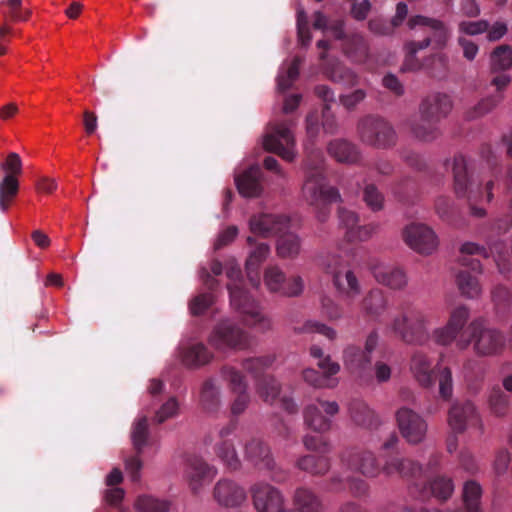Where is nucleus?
Wrapping results in <instances>:
<instances>
[{"label":"nucleus","mask_w":512,"mask_h":512,"mask_svg":"<svg viewBox=\"0 0 512 512\" xmlns=\"http://www.w3.org/2000/svg\"><path fill=\"white\" fill-rule=\"evenodd\" d=\"M488 406L493 415L503 417L509 411L510 397L499 386H494L488 395Z\"/></svg>","instance_id":"obj_40"},{"label":"nucleus","mask_w":512,"mask_h":512,"mask_svg":"<svg viewBox=\"0 0 512 512\" xmlns=\"http://www.w3.org/2000/svg\"><path fill=\"white\" fill-rule=\"evenodd\" d=\"M290 220L283 215L261 214L250 220V229L254 234L268 237L283 233L289 228Z\"/></svg>","instance_id":"obj_22"},{"label":"nucleus","mask_w":512,"mask_h":512,"mask_svg":"<svg viewBox=\"0 0 512 512\" xmlns=\"http://www.w3.org/2000/svg\"><path fill=\"white\" fill-rule=\"evenodd\" d=\"M405 58L401 67L403 72H416L426 69L431 76L442 78L446 75L448 69V57L445 54H433L421 61L417 53L422 48H418L416 41H408L404 45Z\"/></svg>","instance_id":"obj_7"},{"label":"nucleus","mask_w":512,"mask_h":512,"mask_svg":"<svg viewBox=\"0 0 512 512\" xmlns=\"http://www.w3.org/2000/svg\"><path fill=\"white\" fill-rule=\"evenodd\" d=\"M433 323V314L423 307L407 302L401 305L395 313L387 328L395 337L406 344L425 345L431 337L430 327Z\"/></svg>","instance_id":"obj_1"},{"label":"nucleus","mask_w":512,"mask_h":512,"mask_svg":"<svg viewBox=\"0 0 512 512\" xmlns=\"http://www.w3.org/2000/svg\"><path fill=\"white\" fill-rule=\"evenodd\" d=\"M322 72L328 80L344 88L356 87L360 82L359 75L337 59L327 60L323 65Z\"/></svg>","instance_id":"obj_21"},{"label":"nucleus","mask_w":512,"mask_h":512,"mask_svg":"<svg viewBox=\"0 0 512 512\" xmlns=\"http://www.w3.org/2000/svg\"><path fill=\"white\" fill-rule=\"evenodd\" d=\"M305 422L313 430L324 433L330 430L331 421L321 414V410L315 404L309 405L305 411Z\"/></svg>","instance_id":"obj_47"},{"label":"nucleus","mask_w":512,"mask_h":512,"mask_svg":"<svg viewBox=\"0 0 512 512\" xmlns=\"http://www.w3.org/2000/svg\"><path fill=\"white\" fill-rule=\"evenodd\" d=\"M367 93L364 89H355L351 93L341 94L339 96L340 104L348 111H352L358 104L364 101Z\"/></svg>","instance_id":"obj_60"},{"label":"nucleus","mask_w":512,"mask_h":512,"mask_svg":"<svg viewBox=\"0 0 512 512\" xmlns=\"http://www.w3.org/2000/svg\"><path fill=\"white\" fill-rule=\"evenodd\" d=\"M302 251V240L295 233L282 234L276 243V253L281 259H295Z\"/></svg>","instance_id":"obj_35"},{"label":"nucleus","mask_w":512,"mask_h":512,"mask_svg":"<svg viewBox=\"0 0 512 512\" xmlns=\"http://www.w3.org/2000/svg\"><path fill=\"white\" fill-rule=\"evenodd\" d=\"M321 264L331 275L333 286L338 295L345 300H354L361 294V284L355 272L344 265L343 260L335 254L322 257Z\"/></svg>","instance_id":"obj_4"},{"label":"nucleus","mask_w":512,"mask_h":512,"mask_svg":"<svg viewBox=\"0 0 512 512\" xmlns=\"http://www.w3.org/2000/svg\"><path fill=\"white\" fill-rule=\"evenodd\" d=\"M221 375L233 393L247 391V384L244 381V377L235 368L224 367L221 371Z\"/></svg>","instance_id":"obj_52"},{"label":"nucleus","mask_w":512,"mask_h":512,"mask_svg":"<svg viewBox=\"0 0 512 512\" xmlns=\"http://www.w3.org/2000/svg\"><path fill=\"white\" fill-rule=\"evenodd\" d=\"M482 496V488L476 481H467L463 487V500L467 512H482L480 508V500Z\"/></svg>","instance_id":"obj_45"},{"label":"nucleus","mask_w":512,"mask_h":512,"mask_svg":"<svg viewBox=\"0 0 512 512\" xmlns=\"http://www.w3.org/2000/svg\"><path fill=\"white\" fill-rule=\"evenodd\" d=\"M448 425L454 434L464 433L468 429L483 434L484 425L475 407L470 401L455 403L448 412Z\"/></svg>","instance_id":"obj_11"},{"label":"nucleus","mask_w":512,"mask_h":512,"mask_svg":"<svg viewBox=\"0 0 512 512\" xmlns=\"http://www.w3.org/2000/svg\"><path fill=\"white\" fill-rule=\"evenodd\" d=\"M492 299L497 308L505 309L512 303V292L504 286H497L492 291Z\"/></svg>","instance_id":"obj_64"},{"label":"nucleus","mask_w":512,"mask_h":512,"mask_svg":"<svg viewBox=\"0 0 512 512\" xmlns=\"http://www.w3.org/2000/svg\"><path fill=\"white\" fill-rule=\"evenodd\" d=\"M148 438V420L145 416L140 417L137 419L132 426L131 430V440L132 444L137 451L138 454H140L146 445Z\"/></svg>","instance_id":"obj_50"},{"label":"nucleus","mask_w":512,"mask_h":512,"mask_svg":"<svg viewBox=\"0 0 512 512\" xmlns=\"http://www.w3.org/2000/svg\"><path fill=\"white\" fill-rule=\"evenodd\" d=\"M264 283L270 292L288 297L300 295L304 288L301 277L294 276L287 280L284 272L277 266H271L265 270Z\"/></svg>","instance_id":"obj_15"},{"label":"nucleus","mask_w":512,"mask_h":512,"mask_svg":"<svg viewBox=\"0 0 512 512\" xmlns=\"http://www.w3.org/2000/svg\"><path fill=\"white\" fill-rule=\"evenodd\" d=\"M292 125L293 122L290 120L269 124L263 141L266 151L275 153L288 162L295 158V139L290 128Z\"/></svg>","instance_id":"obj_8"},{"label":"nucleus","mask_w":512,"mask_h":512,"mask_svg":"<svg viewBox=\"0 0 512 512\" xmlns=\"http://www.w3.org/2000/svg\"><path fill=\"white\" fill-rule=\"evenodd\" d=\"M213 498L217 504L224 508L240 507L247 499L245 488L237 481L222 478L213 488Z\"/></svg>","instance_id":"obj_16"},{"label":"nucleus","mask_w":512,"mask_h":512,"mask_svg":"<svg viewBox=\"0 0 512 512\" xmlns=\"http://www.w3.org/2000/svg\"><path fill=\"white\" fill-rule=\"evenodd\" d=\"M469 337H460L456 343L459 350H465L473 344L478 356H494L505 346V338L498 330L486 326L482 320L475 319L468 325Z\"/></svg>","instance_id":"obj_3"},{"label":"nucleus","mask_w":512,"mask_h":512,"mask_svg":"<svg viewBox=\"0 0 512 512\" xmlns=\"http://www.w3.org/2000/svg\"><path fill=\"white\" fill-rule=\"evenodd\" d=\"M396 420L400 433L407 442L418 444L425 439L428 424L419 413L402 407L396 412Z\"/></svg>","instance_id":"obj_13"},{"label":"nucleus","mask_w":512,"mask_h":512,"mask_svg":"<svg viewBox=\"0 0 512 512\" xmlns=\"http://www.w3.org/2000/svg\"><path fill=\"white\" fill-rule=\"evenodd\" d=\"M341 459L351 470L366 477H375L380 472L377 459L370 451L350 449L343 453Z\"/></svg>","instance_id":"obj_18"},{"label":"nucleus","mask_w":512,"mask_h":512,"mask_svg":"<svg viewBox=\"0 0 512 512\" xmlns=\"http://www.w3.org/2000/svg\"><path fill=\"white\" fill-rule=\"evenodd\" d=\"M253 504L258 512H283L280 492L269 484H256L252 488Z\"/></svg>","instance_id":"obj_19"},{"label":"nucleus","mask_w":512,"mask_h":512,"mask_svg":"<svg viewBox=\"0 0 512 512\" xmlns=\"http://www.w3.org/2000/svg\"><path fill=\"white\" fill-rule=\"evenodd\" d=\"M246 457L260 468L272 469L274 461L268 447L259 440L250 441L245 447Z\"/></svg>","instance_id":"obj_36"},{"label":"nucleus","mask_w":512,"mask_h":512,"mask_svg":"<svg viewBox=\"0 0 512 512\" xmlns=\"http://www.w3.org/2000/svg\"><path fill=\"white\" fill-rule=\"evenodd\" d=\"M343 51L351 60L361 62L368 56V45L364 37L354 34L345 39Z\"/></svg>","instance_id":"obj_38"},{"label":"nucleus","mask_w":512,"mask_h":512,"mask_svg":"<svg viewBox=\"0 0 512 512\" xmlns=\"http://www.w3.org/2000/svg\"><path fill=\"white\" fill-rule=\"evenodd\" d=\"M512 67V48L508 45L496 47L491 54L493 71H504Z\"/></svg>","instance_id":"obj_48"},{"label":"nucleus","mask_w":512,"mask_h":512,"mask_svg":"<svg viewBox=\"0 0 512 512\" xmlns=\"http://www.w3.org/2000/svg\"><path fill=\"white\" fill-rule=\"evenodd\" d=\"M226 274L231 280L228 284L231 305L245 316V321L249 326L261 332L270 330L272 328L271 319L260 311L257 303L241 287L240 269L231 267Z\"/></svg>","instance_id":"obj_2"},{"label":"nucleus","mask_w":512,"mask_h":512,"mask_svg":"<svg viewBox=\"0 0 512 512\" xmlns=\"http://www.w3.org/2000/svg\"><path fill=\"white\" fill-rule=\"evenodd\" d=\"M234 429V423H230L227 427L222 428L220 430V437L222 438V441L216 447L217 456L230 470H236L240 466V460L234 445L229 440L225 439L234 431Z\"/></svg>","instance_id":"obj_27"},{"label":"nucleus","mask_w":512,"mask_h":512,"mask_svg":"<svg viewBox=\"0 0 512 512\" xmlns=\"http://www.w3.org/2000/svg\"><path fill=\"white\" fill-rule=\"evenodd\" d=\"M407 26L411 30L420 27L426 34L423 40L416 41L418 48L426 49L432 46L435 50H442L450 39V32L444 22L435 18L415 15L409 18Z\"/></svg>","instance_id":"obj_9"},{"label":"nucleus","mask_w":512,"mask_h":512,"mask_svg":"<svg viewBox=\"0 0 512 512\" xmlns=\"http://www.w3.org/2000/svg\"><path fill=\"white\" fill-rule=\"evenodd\" d=\"M489 28V22L487 20L478 21H461L458 25L460 33L469 36H476L486 32Z\"/></svg>","instance_id":"obj_61"},{"label":"nucleus","mask_w":512,"mask_h":512,"mask_svg":"<svg viewBox=\"0 0 512 512\" xmlns=\"http://www.w3.org/2000/svg\"><path fill=\"white\" fill-rule=\"evenodd\" d=\"M456 285L467 298H477L482 292L477 278L468 271L461 270L456 274Z\"/></svg>","instance_id":"obj_41"},{"label":"nucleus","mask_w":512,"mask_h":512,"mask_svg":"<svg viewBox=\"0 0 512 512\" xmlns=\"http://www.w3.org/2000/svg\"><path fill=\"white\" fill-rule=\"evenodd\" d=\"M461 257L459 259L460 264L465 267H470L472 271L474 272H480V262L478 259L471 258L469 259L468 256L470 255H480L484 258L488 257L487 251L484 247H480L479 245L467 242L464 243L461 248Z\"/></svg>","instance_id":"obj_43"},{"label":"nucleus","mask_w":512,"mask_h":512,"mask_svg":"<svg viewBox=\"0 0 512 512\" xmlns=\"http://www.w3.org/2000/svg\"><path fill=\"white\" fill-rule=\"evenodd\" d=\"M200 403L207 412H214L220 406V390L211 380L203 384Z\"/></svg>","instance_id":"obj_46"},{"label":"nucleus","mask_w":512,"mask_h":512,"mask_svg":"<svg viewBox=\"0 0 512 512\" xmlns=\"http://www.w3.org/2000/svg\"><path fill=\"white\" fill-rule=\"evenodd\" d=\"M257 393L265 402H274L279 394L280 387L276 380L270 376L264 377L257 384Z\"/></svg>","instance_id":"obj_53"},{"label":"nucleus","mask_w":512,"mask_h":512,"mask_svg":"<svg viewBox=\"0 0 512 512\" xmlns=\"http://www.w3.org/2000/svg\"><path fill=\"white\" fill-rule=\"evenodd\" d=\"M251 341L250 335L230 320L218 323L208 337L209 344L222 352L247 349Z\"/></svg>","instance_id":"obj_5"},{"label":"nucleus","mask_w":512,"mask_h":512,"mask_svg":"<svg viewBox=\"0 0 512 512\" xmlns=\"http://www.w3.org/2000/svg\"><path fill=\"white\" fill-rule=\"evenodd\" d=\"M357 132L361 141L376 148H387L395 144L396 133L389 122L368 115L359 120Z\"/></svg>","instance_id":"obj_6"},{"label":"nucleus","mask_w":512,"mask_h":512,"mask_svg":"<svg viewBox=\"0 0 512 512\" xmlns=\"http://www.w3.org/2000/svg\"><path fill=\"white\" fill-rule=\"evenodd\" d=\"M343 363L347 370L360 377L369 367L371 356L361 348L349 345L343 351Z\"/></svg>","instance_id":"obj_29"},{"label":"nucleus","mask_w":512,"mask_h":512,"mask_svg":"<svg viewBox=\"0 0 512 512\" xmlns=\"http://www.w3.org/2000/svg\"><path fill=\"white\" fill-rule=\"evenodd\" d=\"M452 109V101L447 94L433 93L426 96L419 105V113L438 122L445 118Z\"/></svg>","instance_id":"obj_24"},{"label":"nucleus","mask_w":512,"mask_h":512,"mask_svg":"<svg viewBox=\"0 0 512 512\" xmlns=\"http://www.w3.org/2000/svg\"><path fill=\"white\" fill-rule=\"evenodd\" d=\"M303 377L307 383L318 388H333L338 383L336 379L329 378L326 375H321L314 369L304 370Z\"/></svg>","instance_id":"obj_55"},{"label":"nucleus","mask_w":512,"mask_h":512,"mask_svg":"<svg viewBox=\"0 0 512 512\" xmlns=\"http://www.w3.org/2000/svg\"><path fill=\"white\" fill-rule=\"evenodd\" d=\"M306 176L303 192H339L334 187H328L323 169V155L319 149H312L306 162Z\"/></svg>","instance_id":"obj_14"},{"label":"nucleus","mask_w":512,"mask_h":512,"mask_svg":"<svg viewBox=\"0 0 512 512\" xmlns=\"http://www.w3.org/2000/svg\"><path fill=\"white\" fill-rule=\"evenodd\" d=\"M294 504L301 512H323V505L318 497L309 489H297Z\"/></svg>","instance_id":"obj_39"},{"label":"nucleus","mask_w":512,"mask_h":512,"mask_svg":"<svg viewBox=\"0 0 512 512\" xmlns=\"http://www.w3.org/2000/svg\"><path fill=\"white\" fill-rule=\"evenodd\" d=\"M301 62L302 60L299 57H295L286 71L279 73L277 77V87L279 91L284 92L292 86L293 82L299 76Z\"/></svg>","instance_id":"obj_51"},{"label":"nucleus","mask_w":512,"mask_h":512,"mask_svg":"<svg viewBox=\"0 0 512 512\" xmlns=\"http://www.w3.org/2000/svg\"><path fill=\"white\" fill-rule=\"evenodd\" d=\"M274 362L273 356H264L247 359L244 362V369L253 376H258Z\"/></svg>","instance_id":"obj_57"},{"label":"nucleus","mask_w":512,"mask_h":512,"mask_svg":"<svg viewBox=\"0 0 512 512\" xmlns=\"http://www.w3.org/2000/svg\"><path fill=\"white\" fill-rule=\"evenodd\" d=\"M503 96L501 93H497L495 95L488 96L482 99L473 110V114L471 117H481L485 114L491 112L494 108L498 106V104L502 101Z\"/></svg>","instance_id":"obj_58"},{"label":"nucleus","mask_w":512,"mask_h":512,"mask_svg":"<svg viewBox=\"0 0 512 512\" xmlns=\"http://www.w3.org/2000/svg\"><path fill=\"white\" fill-rule=\"evenodd\" d=\"M387 308V297L380 289L370 290L361 301V311L372 318H378Z\"/></svg>","instance_id":"obj_32"},{"label":"nucleus","mask_w":512,"mask_h":512,"mask_svg":"<svg viewBox=\"0 0 512 512\" xmlns=\"http://www.w3.org/2000/svg\"><path fill=\"white\" fill-rule=\"evenodd\" d=\"M270 253V247L266 243H260L249 253L246 260V272L251 284L258 288L260 280L258 277V269L261 264L267 259Z\"/></svg>","instance_id":"obj_31"},{"label":"nucleus","mask_w":512,"mask_h":512,"mask_svg":"<svg viewBox=\"0 0 512 512\" xmlns=\"http://www.w3.org/2000/svg\"><path fill=\"white\" fill-rule=\"evenodd\" d=\"M430 487L433 496L441 500H446L449 498L454 491L453 482L450 478L447 477L435 478L431 482Z\"/></svg>","instance_id":"obj_54"},{"label":"nucleus","mask_w":512,"mask_h":512,"mask_svg":"<svg viewBox=\"0 0 512 512\" xmlns=\"http://www.w3.org/2000/svg\"><path fill=\"white\" fill-rule=\"evenodd\" d=\"M300 333H319L327 337L328 339H334L336 337V331L326 326L325 324H322L317 321L309 320L304 323V325L301 328L297 329Z\"/></svg>","instance_id":"obj_62"},{"label":"nucleus","mask_w":512,"mask_h":512,"mask_svg":"<svg viewBox=\"0 0 512 512\" xmlns=\"http://www.w3.org/2000/svg\"><path fill=\"white\" fill-rule=\"evenodd\" d=\"M377 225L375 224H367V225H359L348 232V242H362L370 239L377 231Z\"/></svg>","instance_id":"obj_56"},{"label":"nucleus","mask_w":512,"mask_h":512,"mask_svg":"<svg viewBox=\"0 0 512 512\" xmlns=\"http://www.w3.org/2000/svg\"><path fill=\"white\" fill-rule=\"evenodd\" d=\"M214 297L211 293H205L195 296L189 303V310L192 315H201L213 303Z\"/></svg>","instance_id":"obj_63"},{"label":"nucleus","mask_w":512,"mask_h":512,"mask_svg":"<svg viewBox=\"0 0 512 512\" xmlns=\"http://www.w3.org/2000/svg\"><path fill=\"white\" fill-rule=\"evenodd\" d=\"M439 123L440 122L419 113L416 118L411 120L410 130L417 139L430 142L440 136Z\"/></svg>","instance_id":"obj_28"},{"label":"nucleus","mask_w":512,"mask_h":512,"mask_svg":"<svg viewBox=\"0 0 512 512\" xmlns=\"http://www.w3.org/2000/svg\"><path fill=\"white\" fill-rule=\"evenodd\" d=\"M181 358L186 366L198 367L208 363L211 354L202 343H193L181 349Z\"/></svg>","instance_id":"obj_37"},{"label":"nucleus","mask_w":512,"mask_h":512,"mask_svg":"<svg viewBox=\"0 0 512 512\" xmlns=\"http://www.w3.org/2000/svg\"><path fill=\"white\" fill-rule=\"evenodd\" d=\"M410 371L415 381L422 387L428 388L434 385L433 361L423 352H415L410 361Z\"/></svg>","instance_id":"obj_25"},{"label":"nucleus","mask_w":512,"mask_h":512,"mask_svg":"<svg viewBox=\"0 0 512 512\" xmlns=\"http://www.w3.org/2000/svg\"><path fill=\"white\" fill-rule=\"evenodd\" d=\"M387 476L399 475L402 478H414L422 473L419 464L407 458H392L387 460L383 467Z\"/></svg>","instance_id":"obj_30"},{"label":"nucleus","mask_w":512,"mask_h":512,"mask_svg":"<svg viewBox=\"0 0 512 512\" xmlns=\"http://www.w3.org/2000/svg\"><path fill=\"white\" fill-rule=\"evenodd\" d=\"M1 169L6 173L0 181V192H18L19 181L17 176L22 173V161L20 156L11 152L6 160L1 163Z\"/></svg>","instance_id":"obj_26"},{"label":"nucleus","mask_w":512,"mask_h":512,"mask_svg":"<svg viewBox=\"0 0 512 512\" xmlns=\"http://www.w3.org/2000/svg\"><path fill=\"white\" fill-rule=\"evenodd\" d=\"M134 507L139 512H167L170 503L166 500L143 495L136 499Z\"/></svg>","instance_id":"obj_49"},{"label":"nucleus","mask_w":512,"mask_h":512,"mask_svg":"<svg viewBox=\"0 0 512 512\" xmlns=\"http://www.w3.org/2000/svg\"><path fill=\"white\" fill-rule=\"evenodd\" d=\"M439 394L440 396L448 400L453 394V378L450 368L444 367L439 371Z\"/></svg>","instance_id":"obj_59"},{"label":"nucleus","mask_w":512,"mask_h":512,"mask_svg":"<svg viewBox=\"0 0 512 512\" xmlns=\"http://www.w3.org/2000/svg\"><path fill=\"white\" fill-rule=\"evenodd\" d=\"M371 271L379 284L391 290L400 291L408 286L407 272L399 266L377 263L371 267Z\"/></svg>","instance_id":"obj_17"},{"label":"nucleus","mask_w":512,"mask_h":512,"mask_svg":"<svg viewBox=\"0 0 512 512\" xmlns=\"http://www.w3.org/2000/svg\"><path fill=\"white\" fill-rule=\"evenodd\" d=\"M470 309L465 305L454 307L450 313L445 325L432 330V340L440 346H450L459 340L457 337L468 324L470 319Z\"/></svg>","instance_id":"obj_12"},{"label":"nucleus","mask_w":512,"mask_h":512,"mask_svg":"<svg viewBox=\"0 0 512 512\" xmlns=\"http://www.w3.org/2000/svg\"><path fill=\"white\" fill-rule=\"evenodd\" d=\"M329 154L338 162L356 163L359 160V151L357 147L344 139H336L328 145Z\"/></svg>","instance_id":"obj_34"},{"label":"nucleus","mask_w":512,"mask_h":512,"mask_svg":"<svg viewBox=\"0 0 512 512\" xmlns=\"http://www.w3.org/2000/svg\"><path fill=\"white\" fill-rule=\"evenodd\" d=\"M262 170L257 165H252L243 172L235 175V184L239 193L261 192Z\"/></svg>","instance_id":"obj_33"},{"label":"nucleus","mask_w":512,"mask_h":512,"mask_svg":"<svg viewBox=\"0 0 512 512\" xmlns=\"http://www.w3.org/2000/svg\"><path fill=\"white\" fill-rule=\"evenodd\" d=\"M350 415L353 421L360 426L371 427L377 422L374 411L360 401H355L350 405Z\"/></svg>","instance_id":"obj_44"},{"label":"nucleus","mask_w":512,"mask_h":512,"mask_svg":"<svg viewBox=\"0 0 512 512\" xmlns=\"http://www.w3.org/2000/svg\"><path fill=\"white\" fill-rule=\"evenodd\" d=\"M452 173L455 192L480 191L482 180L470 172L468 162L463 155H456L452 160Z\"/></svg>","instance_id":"obj_20"},{"label":"nucleus","mask_w":512,"mask_h":512,"mask_svg":"<svg viewBox=\"0 0 512 512\" xmlns=\"http://www.w3.org/2000/svg\"><path fill=\"white\" fill-rule=\"evenodd\" d=\"M402 238L410 249L422 256L432 255L439 247L437 234L423 223H411L405 226Z\"/></svg>","instance_id":"obj_10"},{"label":"nucleus","mask_w":512,"mask_h":512,"mask_svg":"<svg viewBox=\"0 0 512 512\" xmlns=\"http://www.w3.org/2000/svg\"><path fill=\"white\" fill-rule=\"evenodd\" d=\"M297 467L305 472L321 475L330 469V461L325 456L306 455L298 459Z\"/></svg>","instance_id":"obj_42"},{"label":"nucleus","mask_w":512,"mask_h":512,"mask_svg":"<svg viewBox=\"0 0 512 512\" xmlns=\"http://www.w3.org/2000/svg\"><path fill=\"white\" fill-rule=\"evenodd\" d=\"M216 474L217 470L201 459H191L187 464L186 477L194 493H197L204 485L210 483Z\"/></svg>","instance_id":"obj_23"}]
</instances>
